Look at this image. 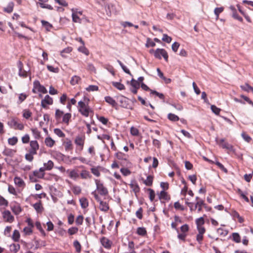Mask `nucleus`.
Segmentation results:
<instances>
[{"instance_id": "1", "label": "nucleus", "mask_w": 253, "mask_h": 253, "mask_svg": "<svg viewBox=\"0 0 253 253\" xmlns=\"http://www.w3.org/2000/svg\"><path fill=\"white\" fill-rule=\"evenodd\" d=\"M79 112L84 116L87 117L89 114L91 112V110L89 106H86L85 103L83 101H80L78 102Z\"/></svg>"}, {"instance_id": "2", "label": "nucleus", "mask_w": 253, "mask_h": 253, "mask_svg": "<svg viewBox=\"0 0 253 253\" xmlns=\"http://www.w3.org/2000/svg\"><path fill=\"white\" fill-rule=\"evenodd\" d=\"M154 56L158 59H161L162 57H163L166 61H168V54L167 51L163 48L156 49L154 52Z\"/></svg>"}, {"instance_id": "3", "label": "nucleus", "mask_w": 253, "mask_h": 253, "mask_svg": "<svg viewBox=\"0 0 253 253\" xmlns=\"http://www.w3.org/2000/svg\"><path fill=\"white\" fill-rule=\"evenodd\" d=\"M8 125L12 128L15 129L23 130L24 129V125L22 123H19L18 122V119L13 118L7 122Z\"/></svg>"}, {"instance_id": "4", "label": "nucleus", "mask_w": 253, "mask_h": 253, "mask_svg": "<svg viewBox=\"0 0 253 253\" xmlns=\"http://www.w3.org/2000/svg\"><path fill=\"white\" fill-rule=\"evenodd\" d=\"M95 182L96 185V189L99 194L103 196L107 195L108 193L107 189L103 186V184L99 180L96 179Z\"/></svg>"}, {"instance_id": "5", "label": "nucleus", "mask_w": 253, "mask_h": 253, "mask_svg": "<svg viewBox=\"0 0 253 253\" xmlns=\"http://www.w3.org/2000/svg\"><path fill=\"white\" fill-rule=\"evenodd\" d=\"M85 136L84 135H78L75 139V143L77 146L80 147V150H82L84 148Z\"/></svg>"}, {"instance_id": "6", "label": "nucleus", "mask_w": 253, "mask_h": 253, "mask_svg": "<svg viewBox=\"0 0 253 253\" xmlns=\"http://www.w3.org/2000/svg\"><path fill=\"white\" fill-rule=\"evenodd\" d=\"M115 156L118 159L122 161L120 163L121 165H127L128 160L127 159V156L126 154L122 152H118L116 153Z\"/></svg>"}, {"instance_id": "7", "label": "nucleus", "mask_w": 253, "mask_h": 253, "mask_svg": "<svg viewBox=\"0 0 253 253\" xmlns=\"http://www.w3.org/2000/svg\"><path fill=\"white\" fill-rule=\"evenodd\" d=\"M53 104V99L48 95H46L44 98L41 101V106L43 108H47V105H52Z\"/></svg>"}, {"instance_id": "8", "label": "nucleus", "mask_w": 253, "mask_h": 253, "mask_svg": "<svg viewBox=\"0 0 253 253\" xmlns=\"http://www.w3.org/2000/svg\"><path fill=\"white\" fill-rule=\"evenodd\" d=\"M143 90L146 91H150V94L155 95L159 97L161 99H164L165 96L163 93H159L156 90H153L149 88V87L143 83Z\"/></svg>"}, {"instance_id": "9", "label": "nucleus", "mask_w": 253, "mask_h": 253, "mask_svg": "<svg viewBox=\"0 0 253 253\" xmlns=\"http://www.w3.org/2000/svg\"><path fill=\"white\" fill-rule=\"evenodd\" d=\"M18 67L19 68L18 74L19 76L23 78L27 77V71L23 69V64L21 61H19L17 63Z\"/></svg>"}, {"instance_id": "10", "label": "nucleus", "mask_w": 253, "mask_h": 253, "mask_svg": "<svg viewBox=\"0 0 253 253\" xmlns=\"http://www.w3.org/2000/svg\"><path fill=\"white\" fill-rule=\"evenodd\" d=\"M2 216L7 222H12L14 220L13 216L12 215L11 212L8 210L4 211L2 212Z\"/></svg>"}, {"instance_id": "11", "label": "nucleus", "mask_w": 253, "mask_h": 253, "mask_svg": "<svg viewBox=\"0 0 253 253\" xmlns=\"http://www.w3.org/2000/svg\"><path fill=\"white\" fill-rule=\"evenodd\" d=\"M100 242L102 245L106 249H110L112 244V242L105 237H103L101 238Z\"/></svg>"}, {"instance_id": "12", "label": "nucleus", "mask_w": 253, "mask_h": 253, "mask_svg": "<svg viewBox=\"0 0 253 253\" xmlns=\"http://www.w3.org/2000/svg\"><path fill=\"white\" fill-rule=\"evenodd\" d=\"M30 147L29 151H31L32 154H37V151L39 148V145L37 140H32L30 142Z\"/></svg>"}, {"instance_id": "13", "label": "nucleus", "mask_w": 253, "mask_h": 253, "mask_svg": "<svg viewBox=\"0 0 253 253\" xmlns=\"http://www.w3.org/2000/svg\"><path fill=\"white\" fill-rule=\"evenodd\" d=\"M117 100L120 103V106L124 107H127V98L124 96L120 95L117 97Z\"/></svg>"}, {"instance_id": "14", "label": "nucleus", "mask_w": 253, "mask_h": 253, "mask_svg": "<svg viewBox=\"0 0 253 253\" xmlns=\"http://www.w3.org/2000/svg\"><path fill=\"white\" fill-rule=\"evenodd\" d=\"M14 181L15 185H16L19 187L24 188L25 186V183L24 180L20 177H15L14 178Z\"/></svg>"}, {"instance_id": "15", "label": "nucleus", "mask_w": 253, "mask_h": 253, "mask_svg": "<svg viewBox=\"0 0 253 253\" xmlns=\"http://www.w3.org/2000/svg\"><path fill=\"white\" fill-rule=\"evenodd\" d=\"M71 10L72 11V17L73 21L74 22L81 23V19L79 18V17L77 14V9L75 10V9L72 8L71 9Z\"/></svg>"}, {"instance_id": "16", "label": "nucleus", "mask_w": 253, "mask_h": 253, "mask_svg": "<svg viewBox=\"0 0 253 253\" xmlns=\"http://www.w3.org/2000/svg\"><path fill=\"white\" fill-rule=\"evenodd\" d=\"M130 187L132 189L133 192L136 194L140 190V188L136 181H131L130 184Z\"/></svg>"}, {"instance_id": "17", "label": "nucleus", "mask_w": 253, "mask_h": 253, "mask_svg": "<svg viewBox=\"0 0 253 253\" xmlns=\"http://www.w3.org/2000/svg\"><path fill=\"white\" fill-rule=\"evenodd\" d=\"M98 202H99V209L101 211H108L109 207L108 204L106 202H103L101 200Z\"/></svg>"}, {"instance_id": "18", "label": "nucleus", "mask_w": 253, "mask_h": 253, "mask_svg": "<svg viewBox=\"0 0 253 253\" xmlns=\"http://www.w3.org/2000/svg\"><path fill=\"white\" fill-rule=\"evenodd\" d=\"M159 198L160 200L163 199L166 201H169L170 200L169 196L167 192H165L164 190L161 191L159 195Z\"/></svg>"}, {"instance_id": "19", "label": "nucleus", "mask_w": 253, "mask_h": 253, "mask_svg": "<svg viewBox=\"0 0 253 253\" xmlns=\"http://www.w3.org/2000/svg\"><path fill=\"white\" fill-rule=\"evenodd\" d=\"M33 207L38 213H41L43 209L40 201L34 204Z\"/></svg>"}, {"instance_id": "20", "label": "nucleus", "mask_w": 253, "mask_h": 253, "mask_svg": "<svg viewBox=\"0 0 253 253\" xmlns=\"http://www.w3.org/2000/svg\"><path fill=\"white\" fill-rule=\"evenodd\" d=\"M69 176L74 180H76L79 177V174L78 170L76 169H73L69 171Z\"/></svg>"}, {"instance_id": "21", "label": "nucleus", "mask_w": 253, "mask_h": 253, "mask_svg": "<svg viewBox=\"0 0 253 253\" xmlns=\"http://www.w3.org/2000/svg\"><path fill=\"white\" fill-rule=\"evenodd\" d=\"M45 144L49 147H52L55 144V141L50 137H47L45 139Z\"/></svg>"}, {"instance_id": "22", "label": "nucleus", "mask_w": 253, "mask_h": 253, "mask_svg": "<svg viewBox=\"0 0 253 253\" xmlns=\"http://www.w3.org/2000/svg\"><path fill=\"white\" fill-rule=\"evenodd\" d=\"M105 100L106 102L112 105L113 107H115L117 105V103L116 101L111 97L108 96L105 97Z\"/></svg>"}, {"instance_id": "23", "label": "nucleus", "mask_w": 253, "mask_h": 253, "mask_svg": "<svg viewBox=\"0 0 253 253\" xmlns=\"http://www.w3.org/2000/svg\"><path fill=\"white\" fill-rule=\"evenodd\" d=\"M153 181V176L149 175L147 176L146 180H143V183L145 184L146 186H150L152 185Z\"/></svg>"}, {"instance_id": "24", "label": "nucleus", "mask_w": 253, "mask_h": 253, "mask_svg": "<svg viewBox=\"0 0 253 253\" xmlns=\"http://www.w3.org/2000/svg\"><path fill=\"white\" fill-rule=\"evenodd\" d=\"M231 215L233 216L234 218H238V221L240 223H242L244 221V219L240 216L239 213L236 211H233L231 212Z\"/></svg>"}, {"instance_id": "25", "label": "nucleus", "mask_w": 253, "mask_h": 253, "mask_svg": "<svg viewBox=\"0 0 253 253\" xmlns=\"http://www.w3.org/2000/svg\"><path fill=\"white\" fill-rule=\"evenodd\" d=\"M81 206L83 209L86 208L88 206V202L86 198H82L80 199Z\"/></svg>"}, {"instance_id": "26", "label": "nucleus", "mask_w": 253, "mask_h": 253, "mask_svg": "<svg viewBox=\"0 0 253 253\" xmlns=\"http://www.w3.org/2000/svg\"><path fill=\"white\" fill-rule=\"evenodd\" d=\"M43 166L46 170H50L53 168L54 163L52 161L49 160L47 163L43 164Z\"/></svg>"}, {"instance_id": "27", "label": "nucleus", "mask_w": 253, "mask_h": 253, "mask_svg": "<svg viewBox=\"0 0 253 253\" xmlns=\"http://www.w3.org/2000/svg\"><path fill=\"white\" fill-rule=\"evenodd\" d=\"M205 206V203L203 200H201L197 201L195 206V209L198 208V212H200L202 211V206Z\"/></svg>"}, {"instance_id": "28", "label": "nucleus", "mask_w": 253, "mask_h": 253, "mask_svg": "<svg viewBox=\"0 0 253 253\" xmlns=\"http://www.w3.org/2000/svg\"><path fill=\"white\" fill-rule=\"evenodd\" d=\"M20 249V245L18 244L14 243L10 246V250L14 253H17Z\"/></svg>"}, {"instance_id": "29", "label": "nucleus", "mask_w": 253, "mask_h": 253, "mask_svg": "<svg viewBox=\"0 0 253 253\" xmlns=\"http://www.w3.org/2000/svg\"><path fill=\"white\" fill-rule=\"evenodd\" d=\"M71 118V114L70 113H67L64 114L62 118V122L65 123L67 125L69 124V120Z\"/></svg>"}, {"instance_id": "30", "label": "nucleus", "mask_w": 253, "mask_h": 253, "mask_svg": "<svg viewBox=\"0 0 253 253\" xmlns=\"http://www.w3.org/2000/svg\"><path fill=\"white\" fill-rule=\"evenodd\" d=\"M13 6H14L13 2H10L8 4L6 7L4 8L3 10L5 12L10 13L12 12V11H13Z\"/></svg>"}, {"instance_id": "31", "label": "nucleus", "mask_w": 253, "mask_h": 253, "mask_svg": "<svg viewBox=\"0 0 253 253\" xmlns=\"http://www.w3.org/2000/svg\"><path fill=\"white\" fill-rule=\"evenodd\" d=\"M64 146L66 151L72 150L73 149V145L72 141L70 140H68L65 142L64 143Z\"/></svg>"}, {"instance_id": "32", "label": "nucleus", "mask_w": 253, "mask_h": 253, "mask_svg": "<svg viewBox=\"0 0 253 253\" xmlns=\"http://www.w3.org/2000/svg\"><path fill=\"white\" fill-rule=\"evenodd\" d=\"M15 151L12 149L6 148L2 152V154L6 156L12 157L13 156Z\"/></svg>"}, {"instance_id": "33", "label": "nucleus", "mask_w": 253, "mask_h": 253, "mask_svg": "<svg viewBox=\"0 0 253 253\" xmlns=\"http://www.w3.org/2000/svg\"><path fill=\"white\" fill-rule=\"evenodd\" d=\"M112 85L120 90H124L125 88V85L119 82H113Z\"/></svg>"}, {"instance_id": "34", "label": "nucleus", "mask_w": 253, "mask_h": 253, "mask_svg": "<svg viewBox=\"0 0 253 253\" xmlns=\"http://www.w3.org/2000/svg\"><path fill=\"white\" fill-rule=\"evenodd\" d=\"M168 118L172 122H177L179 120L178 116L172 113H169L168 115Z\"/></svg>"}, {"instance_id": "35", "label": "nucleus", "mask_w": 253, "mask_h": 253, "mask_svg": "<svg viewBox=\"0 0 253 253\" xmlns=\"http://www.w3.org/2000/svg\"><path fill=\"white\" fill-rule=\"evenodd\" d=\"M64 112L59 109H56L55 113V118L56 121H59L63 115Z\"/></svg>"}, {"instance_id": "36", "label": "nucleus", "mask_w": 253, "mask_h": 253, "mask_svg": "<svg viewBox=\"0 0 253 253\" xmlns=\"http://www.w3.org/2000/svg\"><path fill=\"white\" fill-rule=\"evenodd\" d=\"M131 85L133 88H139L140 86L142 87V84H140V83L138 81L132 79L131 80Z\"/></svg>"}, {"instance_id": "37", "label": "nucleus", "mask_w": 253, "mask_h": 253, "mask_svg": "<svg viewBox=\"0 0 253 253\" xmlns=\"http://www.w3.org/2000/svg\"><path fill=\"white\" fill-rule=\"evenodd\" d=\"M81 81V78L77 76H73L71 81L70 83L72 85H75L79 84V82Z\"/></svg>"}, {"instance_id": "38", "label": "nucleus", "mask_w": 253, "mask_h": 253, "mask_svg": "<svg viewBox=\"0 0 253 253\" xmlns=\"http://www.w3.org/2000/svg\"><path fill=\"white\" fill-rule=\"evenodd\" d=\"M232 240L236 243H240L241 242V237L238 233H233L232 234Z\"/></svg>"}, {"instance_id": "39", "label": "nucleus", "mask_w": 253, "mask_h": 253, "mask_svg": "<svg viewBox=\"0 0 253 253\" xmlns=\"http://www.w3.org/2000/svg\"><path fill=\"white\" fill-rule=\"evenodd\" d=\"M73 246L74 248L76 249V251L77 253H79L81 251V245L79 242L77 240H75L74 241Z\"/></svg>"}, {"instance_id": "40", "label": "nucleus", "mask_w": 253, "mask_h": 253, "mask_svg": "<svg viewBox=\"0 0 253 253\" xmlns=\"http://www.w3.org/2000/svg\"><path fill=\"white\" fill-rule=\"evenodd\" d=\"M146 190L149 192V197L151 202H152L155 197V194L154 191L151 189V188H148L146 189Z\"/></svg>"}, {"instance_id": "41", "label": "nucleus", "mask_w": 253, "mask_h": 253, "mask_svg": "<svg viewBox=\"0 0 253 253\" xmlns=\"http://www.w3.org/2000/svg\"><path fill=\"white\" fill-rule=\"evenodd\" d=\"M217 232L219 235L225 237L227 235L228 231L223 228H219L217 229Z\"/></svg>"}, {"instance_id": "42", "label": "nucleus", "mask_w": 253, "mask_h": 253, "mask_svg": "<svg viewBox=\"0 0 253 253\" xmlns=\"http://www.w3.org/2000/svg\"><path fill=\"white\" fill-rule=\"evenodd\" d=\"M36 247L35 249H37L41 247H44L46 245V243L44 241H35Z\"/></svg>"}, {"instance_id": "43", "label": "nucleus", "mask_w": 253, "mask_h": 253, "mask_svg": "<svg viewBox=\"0 0 253 253\" xmlns=\"http://www.w3.org/2000/svg\"><path fill=\"white\" fill-rule=\"evenodd\" d=\"M35 225H36L37 228L38 230H39V231H40L41 234L43 236H45L46 235V234H45L44 231L43 230V229H42L41 223L39 221H37L35 223Z\"/></svg>"}, {"instance_id": "44", "label": "nucleus", "mask_w": 253, "mask_h": 253, "mask_svg": "<svg viewBox=\"0 0 253 253\" xmlns=\"http://www.w3.org/2000/svg\"><path fill=\"white\" fill-rule=\"evenodd\" d=\"M241 88L243 90L249 92L252 91L253 87L252 86H251V85H250L249 84H246L244 85H241Z\"/></svg>"}, {"instance_id": "45", "label": "nucleus", "mask_w": 253, "mask_h": 253, "mask_svg": "<svg viewBox=\"0 0 253 253\" xmlns=\"http://www.w3.org/2000/svg\"><path fill=\"white\" fill-rule=\"evenodd\" d=\"M79 230L78 227H72L68 229V233L70 235H73L76 234Z\"/></svg>"}, {"instance_id": "46", "label": "nucleus", "mask_w": 253, "mask_h": 253, "mask_svg": "<svg viewBox=\"0 0 253 253\" xmlns=\"http://www.w3.org/2000/svg\"><path fill=\"white\" fill-rule=\"evenodd\" d=\"M31 130L36 139H39L41 137V133L37 128H32Z\"/></svg>"}, {"instance_id": "47", "label": "nucleus", "mask_w": 253, "mask_h": 253, "mask_svg": "<svg viewBox=\"0 0 253 253\" xmlns=\"http://www.w3.org/2000/svg\"><path fill=\"white\" fill-rule=\"evenodd\" d=\"M78 50L86 55H89V50L84 46V45H82V46L79 47Z\"/></svg>"}, {"instance_id": "48", "label": "nucleus", "mask_w": 253, "mask_h": 253, "mask_svg": "<svg viewBox=\"0 0 253 253\" xmlns=\"http://www.w3.org/2000/svg\"><path fill=\"white\" fill-rule=\"evenodd\" d=\"M80 175L82 179H87V178L90 177L89 172L86 170H82Z\"/></svg>"}, {"instance_id": "49", "label": "nucleus", "mask_w": 253, "mask_h": 253, "mask_svg": "<svg viewBox=\"0 0 253 253\" xmlns=\"http://www.w3.org/2000/svg\"><path fill=\"white\" fill-rule=\"evenodd\" d=\"M156 45L155 42L151 39L147 38L145 46L147 47H154Z\"/></svg>"}, {"instance_id": "50", "label": "nucleus", "mask_w": 253, "mask_h": 253, "mask_svg": "<svg viewBox=\"0 0 253 253\" xmlns=\"http://www.w3.org/2000/svg\"><path fill=\"white\" fill-rule=\"evenodd\" d=\"M72 191L74 194L79 195L81 193L82 189L79 186H74L72 188Z\"/></svg>"}, {"instance_id": "51", "label": "nucleus", "mask_w": 253, "mask_h": 253, "mask_svg": "<svg viewBox=\"0 0 253 253\" xmlns=\"http://www.w3.org/2000/svg\"><path fill=\"white\" fill-rule=\"evenodd\" d=\"M117 62L119 64V65L121 66V67H122V69L123 70V71L128 74H129L131 76L130 73V71L127 68V67L125 66L123 63L122 62L120 61L119 60H117Z\"/></svg>"}, {"instance_id": "52", "label": "nucleus", "mask_w": 253, "mask_h": 253, "mask_svg": "<svg viewBox=\"0 0 253 253\" xmlns=\"http://www.w3.org/2000/svg\"><path fill=\"white\" fill-rule=\"evenodd\" d=\"M104 68L107 69L113 76H115L114 69L112 66L110 64H106Z\"/></svg>"}, {"instance_id": "53", "label": "nucleus", "mask_w": 253, "mask_h": 253, "mask_svg": "<svg viewBox=\"0 0 253 253\" xmlns=\"http://www.w3.org/2000/svg\"><path fill=\"white\" fill-rule=\"evenodd\" d=\"M84 218V216L82 215H80L78 216L76 219V224L77 225H82L83 223Z\"/></svg>"}, {"instance_id": "54", "label": "nucleus", "mask_w": 253, "mask_h": 253, "mask_svg": "<svg viewBox=\"0 0 253 253\" xmlns=\"http://www.w3.org/2000/svg\"><path fill=\"white\" fill-rule=\"evenodd\" d=\"M20 238V233L17 230H15L13 233L12 239L15 241H18Z\"/></svg>"}, {"instance_id": "55", "label": "nucleus", "mask_w": 253, "mask_h": 253, "mask_svg": "<svg viewBox=\"0 0 253 253\" xmlns=\"http://www.w3.org/2000/svg\"><path fill=\"white\" fill-rule=\"evenodd\" d=\"M54 132L60 137H64L65 136V134L59 128H55L54 129Z\"/></svg>"}, {"instance_id": "56", "label": "nucleus", "mask_w": 253, "mask_h": 253, "mask_svg": "<svg viewBox=\"0 0 253 253\" xmlns=\"http://www.w3.org/2000/svg\"><path fill=\"white\" fill-rule=\"evenodd\" d=\"M33 175L39 178H42L44 175V173H42L39 170H36L33 171Z\"/></svg>"}, {"instance_id": "57", "label": "nucleus", "mask_w": 253, "mask_h": 253, "mask_svg": "<svg viewBox=\"0 0 253 253\" xmlns=\"http://www.w3.org/2000/svg\"><path fill=\"white\" fill-rule=\"evenodd\" d=\"M211 110L212 112L214 113L215 115H219L221 109L219 108H217L216 106L214 105H212L211 106Z\"/></svg>"}, {"instance_id": "58", "label": "nucleus", "mask_w": 253, "mask_h": 253, "mask_svg": "<svg viewBox=\"0 0 253 253\" xmlns=\"http://www.w3.org/2000/svg\"><path fill=\"white\" fill-rule=\"evenodd\" d=\"M215 164L221 170H222L225 173H227V169L224 167V166L221 163H220L218 161H216L215 162Z\"/></svg>"}, {"instance_id": "59", "label": "nucleus", "mask_w": 253, "mask_h": 253, "mask_svg": "<svg viewBox=\"0 0 253 253\" xmlns=\"http://www.w3.org/2000/svg\"><path fill=\"white\" fill-rule=\"evenodd\" d=\"M18 141V139L16 137H13L12 138H9L8 139V142L9 144L11 145H15Z\"/></svg>"}, {"instance_id": "60", "label": "nucleus", "mask_w": 253, "mask_h": 253, "mask_svg": "<svg viewBox=\"0 0 253 253\" xmlns=\"http://www.w3.org/2000/svg\"><path fill=\"white\" fill-rule=\"evenodd\" d=\"M36 154H32L31 153V151H29V153H27L25 155V159L26 160L32 162L34 159L33 155H35Z\"/></svg>"}, {"instance_id": "61", "label": "nucleus", "mask_w": 253, "mask_h": 253, "mask_svg": "<svg viewBox=\"0 0 253 253\" xmlns=\"http://www.w3.org/2000/svg\"><path fill=\"white\" fill-rule=\"evenodd\" d=\"M32 116V113L29 110H24L23 111V116L26 119H28Z\"/></svg>"}, {"instance_id": "62", "label": "nucleus", "mask_w": 253, "mask_h": 253, "mask_svg": "<svg viewBox=\"0 0 253 253\" xmlns=\"http://www.w3.org/2000/svg\"><path fill=\"white\" fill-rule=\"evenodd\" d=\"M42 25L45 27V28L49 30L50 29H51L52 27V26L51 24H50L48 22L42 20L41 21Z\"/></svg>"}, {"instance_id": "63", "label": "nucleus", "mask_w": 253, "mask_h": 253, "mask_svg": "<svg viewBox=\"0 0 253 253\" xmlns=\"http://www.w3.org/2000/svg\"><path fill=\"white\" fill-rule=\"evenodd\" d=\"M86 90L88 91H97L98 90V86L95 85H90L86 88Z\"/></svg>"}, {"instance_id": "64", "label": "nucleus", "mask_w": 253, "mask_h": 253, "mask_svg": "<svg viewBox=\"0 0 253 253\" xmlns=\"http://www.w3.org/2000/svg\"><path fill=\"white\" fill-rule=\"evenodd\" d=\"M172 40V39L167 34H164L163 38H162V41L167 42V43H170Z\"/></svg>"}]
</instances>
